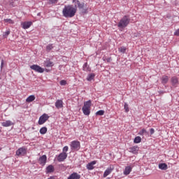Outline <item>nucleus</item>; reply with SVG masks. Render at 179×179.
Wrapping results in <instances>:
<instances>
[{
	"label": "nucleus",
	"instance_id": "obj_21",
	"mask_svg": "<svg viewBox=\"0 0 179 179\" xmlns=\"http://www.w3.org/2000/svg\"><path fill=\"white\" fill-rule=\"evenodd\" d=\"M131 171H132V168L131 166H127L124 169L123 173L124 174V176H128L130 174Z\"/></svg>",
	"mask_w": 179,
	"mask_h": 179
},
{
	"label": "nucleus",
	"instance_id": "obj_3",
	"mask_svg": "<svg viewBox=\"0 0 179 179\" xmlns=\"http://www.w3.org/2000/svg\"><path fill=\"white\" fill-rule=\"evenodd\" d=\"M70 148L71 150H75L76 152H78L80 149V142L78 141H73L71 142Z\"/></svg>",
	"mask_w": 179,
	"mask_h": 179
},
{
	"label": "nucleus",
	"instance_id": "obj_33",
	"mask_svg": "<svg viewBox=\"0 0 179 179\" xmlns=\"http://www.w3.org/2000/svg\"><path fill=\"white\" fill-rule=\"evenodd\" d=\"M119 51L120 52H122V54H125V52L127 51V48L125 46H122V47L119 48Z\"/></svg>",
	"mask_w": 179,
	"mask_h": 179
},
{
	"label": "nucleus",
	"instance_id": "obj_29",
	"mask_svg": "<svg viewBox=\"0 0 179 179\" xmlns=\"http://www.w3.org/2000/svg\"><path fill=\"white\" fill-rule=\"evenodd\" d=\"M138 135H141L142 136H143V135H149V132L146 131V129H143L139 131Z\"/></svg>",
	"mask_w": 179,
	"mask_h": 179
},
{
	"label": "nucleus",
	"instance_id": "obj_17",
	"mask_svg": "<svg viewBox=\"0 0 179 179\" xmlns=\"http://www.w3.org/2000/svg\"><path fill=\"white\" fill-rule=\"evenodd\" d=\"M97 163V161H92V162H90L87 164V170H93L94 169V164Z\"/></svg>",
	"mask_w": 179,
	"mask_h": 179
},
{
	"label": "nucleus",
	"instance_id": "obj_37",
	"mask_svg": "<svg viewBox=\"0 0 179 179\" xmlns=\"http://www.w3.org/2000/svg\"><path fill=\"white\" fill-rule=\"evenodd\" d=\"M10 34V31H6V32L3 33V37H7Z\"/></svg>",
	"mask_w": 179,
	"mask_h": 179
},
{
	"label": "nucleus",
	"instance_id": "obj_2",
	"mask_svg": "<svg viewBox=\"0 0 179 179\" xmlns=\"http://www.w3.org/2000/svg\"><path fill=\"white\" fill-rule=\"evenodd\" d=\"M131 22V17L128 15L123 16L117 24L119 29H125Z\"/></svg>",
	"mask_w": 179,
	"mask_h": 179
},
{
	"label": "nucleus",
	"instance_id": "obj_43",
	"mask_svg": "<svg viewBox=\"0 0 179 179\" xmlns=\"http://www.w3.org/2000/svg\"><path fill=\"white\" fill-rule=\"evenodd\" d=\"M83 13H87V9H84L83 10Z\"/></svg>",
	"mask_w": 179,
	"mask_h": 179
},
{
	"label": "nucleus",
	"instance_id": "obj_27",
	"mask_svg": "<svg viewBox=\"0 0 179 179\" xmlns=\"http://www.w3.org/2000/svg\"><path fill=\"white\" fill-rule=\"evenodd\" d=\"M92 106V101L89 100L84 103V106L83 107H85V108H90Z\"/></svg>",
	"mask_w": 179,
	"mask_h": 179
},
{
	"label": "nucleus",
	"instance_id": "obj_11",
	"mask_svg": "<svg viewBox=\"0 0 179 179\" xmlns=\"http://www.w3.org/2000/svg\"><path fill=\"white\" fill-rule=\"evenodd\" d=\"M113 170H114V168L110 166L107 168V169L103 173V178H106L108 176H110L111 173L113 172Z\"/></svg>",
	"mask_w": 179,
	"mask_h": 179
},
{
	"label": "nucleus",
	"instance_id": "obj_23",
	"mask_svg": "<svg viewBox=\"0 0 179 179\" xmlns=\"http://www.w3.org/2000/svg\"><path fill=\"white\" fill-rule=\"evenodd\" d=\"M45 66H46V68H51L54 66V62H50V60H46L45 62Z\"/></svg>",
	"mask_w": 179,
	"mask_h": 179
},
{
	"label": "nucleus",
	"instance_id": "obj_36",
	"mask_svg": "<svg viewBox=\"0 0 179 179\" xmlns=\"http://www.w3.org/2000/svg\"><path fill=\"white\" fill-rule=\"evenodd\" d=\"M96 115H104V110H101L96 113Z\"/></svg>",
	"mask_w": 179,
	"mask_h": 179
},
{
	"label": "nucleus",
	"instance_id": "obj_31",
	"mask_svg": "<svg viewBox=\"0 0 179 179\" xmlns=\"http://www.w3.org/2000/svg\"><path fill=\"white\" fill-rule=\"evenodd\" d=\"M52 48H54V45H52V43H50L46 46V51L48 52H50V51L52 50Z\"/></svg>",
	"mask_w": 179,
	"mask_h": 179
},
{
	"label": "nucleus",
	"instance_id": "obj_19",
	"mask_svg": "<svg viewBox=\"0 0 179 179\" xmlns=\"http://www.w3.org/2000/svg\"><path fill=\"white\" fill-rule=\"evenodd\" d=\"M171 82L172 83V86H176V85H178V78L176 76H173L171 78Z\"/></svg>",
	"mask_w": 179,
	"mask_h": 179
},
{
	"label": "nucleus",
	"instance_id": "obj_39",
	"mask_svg": "<svg viewBox=\"0 0 179 179\" xmlns=\"http://www.w3.org/2000/svg\"><path fill=\"white\" fill-rule=\"evenodd\" d=\"M103 61H106L107 62H110V61L112 60L111 57H103Z\"/></svg>",
	"mask_w": 179,
	"mask_h": 179
},
{
	"label": "nucleus",
	"instance_id": "obj_45",
	"mask_svg": "<svg viewBox=\"0 0 179 179\" xmlns=\"http://www.w3.org/2000/svg\"><path fill=\"white\" fill-rule=\"evenodd\" d=\"M2 79V78L1 77V76H0V80Z\"/></svg>",
	"mask_w": 179,
	"mask_h": 179
},
{
	"label": "nucleus",
	"instance_id": "obj_25",
	"mask_svg": "<svg viewBox=\"0 0 179 179\" xmlns=\"http://www.w3.org/2000/svg\"><path fill=\"white\" fill-rule=\"evenodd\" d=\"M94 76H96V74H94V73L88 74V76L87 77V80H88V82H92V80H93V79H94Z\"/></svg>",
	"mask_w": 179,
	"mask_h": 179
},
{
	"label": "nucleus",
	"instance_id": "obj_41",
	"mask_svg": "<svg viewBox=\"0 0 179 179\" xmlns=\"http://www.w3.org/2000/svg\"><path fill=\"white\" fill-rule=\"evenodd\" d=\"M150 135H153V134H155V129L151 128L150 129Z\"/></svg>",
	"mask_w": 179,
	"mask_h": 179
},
{
	"label": "nucleus",
	"instance_id": "obj_16",
	"mask_svg": "<svg viewBox=\"0 0 179 179\" xmlns=\"http://www.w3.org/2000/svg\"><path fill=\"white\" fill-rule=\"evenodd\" d=\"M33 24V22H24L22 24V29H24L25 30L27 29H29L30 26Z\"/></svg>",
	"mask_w": 179,
	"mask_h": 179
},
{
	"label": "nucleus",
	"instance_id": "obj_1",
	"mask_svg": "<svg viewBox=\"0 0 179 179\" xmlns=\"http://www.w3.org/2000/svg\"><path fill=\"white\" fill-rule=\"evenodd\" d=\"M62 15L64 17H73L76 15V8L73 5L65 6L62 10Z\"/></svg>",
	"mask_w": 179,
	"mask_h": 179
},
{
	"label": "nucleus",
	"instance_id": "obj_26",
	"mask_svg": "<svg viewBox=\"0 0 179 179\" xmlns=\"http://www.w3.org/2000/svg\"><path fill=\"white\" fill-rule=\"evenodd\" d=\"M34 100H36V96H34V95H30L27 98L26 101L27 103H31V101H34Z\"/></svg>",
	"mask_w": 179,
	"mask_h": 179
},
{
	"label": "nucleus",
	"instance_id": "obj_18",
	"mask_svg": "<svg viewBox=\"0 0 179 179\" xmlns=\"http://www.w3.org/2000/svg\"><path fill=\"white\" fill-rule=\"evenodd\" d=\"M83 71H85V72H90V71H92V69H90V66H89V64H87V62H85L83 66Z\"/></svg>",
	"mask_w": 179,
	"mask_h": 179
},
{
	"label": "nucleus",
	"instance_id": "obj_28",
	"mask_svg": "<svg viewBox=\"0 0 179 179\" xmlns=\"http://www.w3.org/2000/svg\"><path fill=\"white\" fill-rule=\"evenodd\" d=\"M47 131H48L47 127H41V128L40 129L39 132H40V134H41V135H45V134H47Z\"/></svg>",
	"mask_w": 179,
	"mask_h": 179
},
{
	"label": "nucleus",
	"instance_id": "obj_6",
	"mask_svg": "<svg viewBox=\"0 0 179 179\" xmlns=\"http://www.w3.org/2000/svg\"><path fill=\"white\" fill-rule=\"evenodd\" d=\"M27 153V148L26 147H21L16 151L17 156H24Z\"/></svg>",
	"mask_w": 179,
	"mask_h": 179
},
{
	"label": "nucleus",
	"instance_id": "obj_12",
	"mask_svg": "<svg viewBox=\"0 0 179 179\" xmlns=\"http://www.w3.org/2000/svg\"><path fill=\"white\" fill-rule=\"evenodd\" d=\"M67 179H80V175L76 172L71 173Z\"/></svg>",
	"mask_w": 179,
	"mask_h": 179
},
{
	"label": "nucleus",
	"instance_id": "obj_40",
	"mask_svg": "<svg viewBox=\"0 0 179 179\" xmlns=\"http://www.w3.org/2000/svg\"><path fill=\"white\" fill-rule=\"evenodd\" d=\"M60 85H61V86H65V85H66V80H61Z\"/></svg>",
	"mask_w": 179,
	"mask_h": 179
},
{
	"label": "nucleus",
	"instance_id": "obj_13",
	"mask_svg": "<svg viewBox=\"0 0 179 179\" xmlns=\"http://www.w3.org/2000/svg\"><path fill=\"white\" fill-rule=\"evenodd\" d=\"M2 127H12V125H14L13 122L10 120H6L5 122H1Z\"/></svg>",
	"mask_w": 179,
	"mask_h": 179
},
{
	"label": "nucleus",
	"instance_id": "obj_44",
	"mask_svg": "<svg viewBox=\"0 0 179 179\" xmlns=\"http://www.w3.org/2000/svg\"><path fill=\"white\" fill-rule=\"evenodd\" d=\"M48 179H55V178L54 176H50V178H48Z\"/></svg>",
	"mask_w": 179,
	"mask_h": 179
},
{
	"label": "nucleus",
	"instance_id": "obj_8",
	"mask_svg": "<svg viewBox=\"0 0 179 179\" xmlns=\"http://www.w3.org/2000/svg\"><path fill=\"white\" fill-rule=\"evenodd\" d=\"M66 157H68V154L66 152H62L57 157V161L59 162H64Z\"/></svg>",
	"mask_w": 179,
	"mask_h": 179
},
{
	"label": "nucleus",
	"instance_id": "obj_4",
	"mask_svg": "<svg viewBox=\"0 0 179 179\" xmlns=\"http://www.w3.org/2000/svg\"><path fill=\"white\" fill-rule=\"evenodd\" d=\"M73 8L76 9V12H78V9H83L85 8V3H80L79 0H73Z\"/></svg>",
	"mask_w": 179,
	"mask_h": 179
},
{
	"label": "nucleus",
	"instance_id": "obj_7",
	"mask_svg": "<svg viewBox=\"0 0 179 179\" xmlns=\"http://www.w3.org/2000/svg\"><path fill=\"white\" fill-rule=\"evenodd\" d=\"M30 68L31 69L35 71V72H38V73H43L44 72V69L37 64H34L31 66Z\"/></svg>",
	"mask_w": 179,
	"mask_h": 179
},
{
	"label": "nucleus",
	"instance_id": "obj_47",
	"mask_svg": "<svg viewBox=\"0 0 179 179\" xmlns=\"http://www.w3.org/2000/svg\"><path fill=\"white\" fill-rule=\"evenodd\" d=\"M0 132H1V130H0Z\"/></svg>",
	"mask_w": 179,
	"mask_h": 179
},
{
	"label": "nucleus",
	"instance_id": "obj_9",
	"mask_svg": "<svg viewBox=\"0 0 179 179\" xmlns=\"http://www.w3.org/2000/svg\"><path fill=\"white\" fill-rule=\"evenodd\" d=\"M38 163H39V164H41V166H45V163H47V155H42L38 159Z\"/></svg>",
	"mask_w": 179,
	"mask_h": 179
},
{
	"label": "nucleus",
	"instance_id": "obj_42",
	"mask_svg": "<svg viewBox=\"0 0 179 179\" xmlns=\"http://www.w3.org/2000/svg\"><path fill=\"white\" fill-rule=\"evenodd\" d=\"M3 64H4V61H3V59H2L1 64V69H2L3 68Z\"/></svg>",
	"mask_w": 179,
	"mask_h": 179
},
{
	"label": "nucleus",
	"instance_id": "obj_35",
	"mask_svg": "<svg viewBox=\"0 0 179 179\" xmlns=\"http://www.w3.org/2000/svg\"><path fill=\"white\" fill-rule=\"evenodd\" d=\"M124 108L125 110V113H129V108L128 107V103L127 102L124 103Z\"/></svg>",
	"mask_w": 179,
	"mask_h": 179
},
{
	"label": "nucleus",
	"instance_id": "obj_32",
	"mask_svg": "<svg viewBox=\"0 0 179 179\" xmlns=\"http://www.w3.org/2000/svg\"><path fill=\"white\" fill-rule=\"evenodd\" d=\"M58 3V0H49L48 2V5H57Z\"/></svg>",
	"mask_w": 179,
	"mask_h": 179
},
{
	"label": "nucleus",
	"instance_id": "obj_10",
	"mask_svg": "<svg viewBox=\"0 0 179 179\" xmlns=\"http://www.w3.org/2000/svg\"><path fill=\"white\" fill-rule=\"evenodd\" d=\"M129 150V152H130V153H133V155H138V152H139V147H138L137 145H134L133 147H130Z\"/></svg>",
	"mask_w": 179,
	"mask_h": 179
},
{
	"label": "nucleus",
	"instance_id": "obj_46",
	"mask_svg": "<svg viewBox=\"0 0 179 179\" xmlns=\"http://www.w3.org/2000/svg\"><path fill=\"white\" fill-rule=\"evenodd\" d=\"M2 148H0V150H1Z\"/></svg>",
	"mask_w": 179,
	"mask_h": 179
},
{
	"label": "nucleus",
	"instance_id": "obj_30",
	"mask_svg": "<svg viewBox=\"0 0 179 179\" xmlns=\"http://www.w3.org/2000/svg\"><path fill=\"white\" fill-rule=\"evenodd\" d=\"M141 142H142V138H141V136L135 137L134 140V143H141Z\"/></svg>",
	"mask_w": 179,
	"mask_h": 179
},
{
	"label": "nucleus",
	"instance_id": "obj_38",
	"mask_svg": "<svg viewBox=\"0 0 179 179\" xmlns=\"http://www.w3.org/2000/svg\"><path fill=\"white\" fill-rule=\"evenodd\" d=\"M69 149V148L68 146H64V147L63 148V152H62V153H66V152H68Z\"/></svg>",
	"mask_w": 179,
	"mask_h": 179
},
{
	"label": "nucleus",
	"instance_id": "obj_5",
	"mask_svg": "<svg viewBox=\"0 0 179 179\" xmlns=\"http://www.w3.org/2000/svg\"><path fill=\"white\" fill-rule=\"evenodd\" d=\"M48 118H50V116H48V114L44 113L43 114L38 120V124L39 125H43V124H45V122L48 121Z\"/></svg>",
	"mask_w": 179,
	"mask_h": 179
},
{
	"label": "nucleus",
	"instance_id": "obj_14",
	"mask_svg": "<svg viewBox=\"0 0 179 179\" xmlns=\"http://www.w3.org/2000/svg\"><path fill=\"white\" fill-rule=\"evenodd\" d=\"M55 107L56 108H62V107H64V102L62 101V100L61 99H58L56 102H55Z\"/></svg>",
	"mask_w": 179,
	"mask_h": 179
},
{
	"label": "nucleus",
	"instance_id": "obj_24",
	"mask_svg": "<svg viewBox=\"0 0 179 179\" xmlns=\"http://www.w3.org/2000/svg\"><path fill=\"white\" fill-rule=\"evenodd\" d=\"M82 110H83V113L85 115H90V108L83 107Z\"/></svg>",
	"mask_w": 179,
	"mask_h": 179
},
{
	"label": "nucleus",
	"instance_id": "obj_20",
	"mask_svg": "<svg viewBox=\"0 0 179 179\" xmlns=\"http://www.w3.org/2000/svg\"><path fill=\"white\" fill-rule=\"evenodd\" d=\"M158 167L160 170H167L169 169V166L166 163L159 164Z\"/></svg>",
	"mask_w": 179,
	"mask_h": 179
},
{
	"label": "nucleus",
	"instance_id": "obj_34",
	"mask_svg": "<svg viewBox=\"0 0 179 179\" xmlns=\"http://www.w3.org/2000/svg\"><path fill=\"white\" fill-rule=\"evenodd\" d=\"M5 23H9L10 24H13L15 22L12 19H4Z\"/></svg>",
	"mask_w": 179,
	"mask_h": 179
},
{
	"label": "nucleus",
	"instance_id": "obj_15",
	"mask_svg": "<svg viewBox=\"0 0 179 179\" xmlns=\"http://www.w3.org/2000/svg\"><path fill=\"white\" fill-rule=\"evenodd\" d=\"M55 171V169L54 168V166L49 165L46 167V173L50 174V173H54Z\"/></svg>",
	"mask_w": 179,
	"mask_h": 179
},
{
	"label": "nucleus",
	"instance_id": "obj_22",
	"mask_svg": "<svg viewBox=\"0 0 179 179\" xmlns=\"http://www.w3.org/2000/svg\"><path fill=\"white\" fill-rule=\"evenodd\" d=\"M161 80L162 85H166V83L169 82V76H162V77L161 78Z\"/></svg>",
	"mask_w": 179,
	"mask_h": 179
}]
</instances>
